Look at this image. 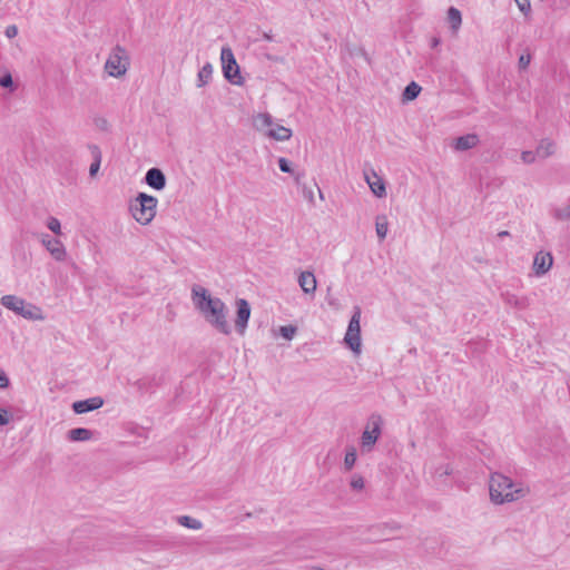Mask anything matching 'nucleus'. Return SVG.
I'll list each match as a JSON object with an SVG mask.
<instances>
[{
  "label": "nucleus",
  "mask_w": 570,
  "mask_h": 570,
  "mask_svg": "<svg viewBox=\"0 0 570 570\" xmlns=\"http://www.w3.org/2000/svg\"><path fill=\"white\" fill-rule=\"evenodd\" d=\"M268 60L278 61L279 59L277 57H273L271 55H266Z\"/></svg>",
  "instance_id": "45"
},
{
  "label": "nucleus",
  "mask_w": 570,
  "mask_h": 570,
  "mask_svg": "<svg viewBox=\"0 0 570 570\" xmlns=\"http://www.w3.org/2000/svg\"><path fill=\"white\" fill-rule=\"evenodd\" d=\"M514 1L521 12H523L524 14L530 12L531 6H530L529 0H514Z\"/></svg>",
  "instance_id": "32"
},
{
  "label": "nucleus",
  "mask_w": 570,
  "mask_h": 570,
  "mask_svg": "<svg viewBox=\"0 0 570 570\" xmlns=\"http://www.w3.org/2000/svg\"><path fill=\"white\" fill-rule=\"evenodd\" d=\"M371 424L372 429L370 430V425H367L361 436L362 450L366 452L372 450L381 435V417L379 415H372Z\"/></svg>",
  "instance_id": "9"
},
{
  "label": "nucleus",
  "mask_w": 570,
  "mask_h": 570,
  "mask_svg": "<svg viewBox=\"0 0 570 570\" xmlns=\"http://www.w3.org/2000/svg\"><path fill=\"white\" fill-rule=\"evenodd\" d=\"M222 69L224 77L233 85L242 86L244 78L240 76L239 66L229 47H223L220 52Z\"/></svg>",
  "instance_id": "7"
},
{
  "label": "nucleus",
  "mask_w": 570,
  "mask_h": 570,
  "mask_svg": "<svg viewBox=\"0 0 570 570\" xmlns=\"http://www.w3.org/2000/svg\"><path fill=\"white\" fill-rule=\"evenodd\" d=\"M553 258L550 253L539 252L533 259V269L538 276L546 274L552 266Z\"/></svg>",
  "instance_id": "13"
},
{
  "label": "nucleus",
  "mask_w": 570,
  "mask_h": 570,
  "mask_svg": "<svg viewBox=\"0 0 570 570\" xmlns=\"http://www.w3.org/2000/svg\"><path fill=\"white\" fill-rule=\"evenodd\" d=\"M1 304L13 311L16 314L22 316L27 320H42V315L40 309L32 305L31 303H27L24 299L16 296V295H4L1 297Z\"/></svg>",
  "instance_id": "6"
},
{
  "label": "nucleus",
  "mask_w": 570,
  "mask_h": 570,
  "mask_svg": "<svg viewBox=\"0 0 570 570\" xmlns=\"http://www.w3.org/2000/svg\"><path fill=\"white\" fill-rule=\"evenodd\" d=\"M191 294L195 307L205 320L219 333L229 335L232 327L227 321L228 309L225 303L218 297L210 296L208 291L199 285L193 287Z\"/></svg>",
  "instance_id": "1"
},
{
  "label": "nucleus",
  "mask_w": 570,
  "mask_h": 570,
  "mask_svg": "<svg viewBox=\"0 0 570 570\" xmlns=\"http://www.w3.org/2000/svg\"><path fill=\"white\" fill-rule=\"evenodd\" d=\"M376 235L380 240H383L389 230L387 217L385 215H379L375 219Z\"/></svg>",
  "instance_id": "19"
},
{
  "label": "nucleus",
  "mask_w": 570,
  "mask_h": 570,
  "mask_svg": "<svg viewBox=\"0 0 570 570\" xmlns=\"http://www.w3.org/2000/svg\"><path fill=\"white\" fill-rule=\"evenodd\" d=\"M521 158H522L523 163L531 164L534 161L535 155L533 154V151H523L521 155Z\"/></svg>",
  "instance_id": "39"
},
{
  "label": "nucleus",
  "mask_w": 570,
  "mask_h": 570,
  "mask_svg": "<svg viewBox=\"0 0 570 570\" xmlns=\"http://www.w3.org/2000/svg\"><path fill=\"white\" fill-rule=\"evenodd\" d=\"M448 20H449V23H450L452 30L454 32L458 31L462 23L461 12L456 8L451 7L448 10Z\"/></svg>",
  "instance_id": "21"
},
{
  "label": "nucleus",
  "mask_w": 570,
  "mask_h": 570,
  "mask_svg": "<svg viewBox=\"0 0 570 570\" xmlns=\"http://www.w3.org/2000/svg\"><path fill=\"white\" fill-rule=\"evenodd\" d=\"M145 178H165V176L159 168L154 167L146 173Z\"/></svg>",
  "instance_id": "33"
},
{
  "label": "nucleus",
  "mask_w": 570,
  "mask_h": 570,
  "mask_svg": "<svg viewBox=\"0 0 570 570\" xmlns=\"http://www.w3.org/2000/svg\"><path fill=\"white\" fill-rule=\"evenodd\" d=\"M157 199L145 193H139L138 196L130 202L129 210L132 217L140 224H149L156 215Z\"/></svg>",
  "instance_id": "3"
},
{
  "label": "nucleus",
  "mask_w": 570,
  "mask_h": 570,
  "mask_svg": "<svg viewBox=\"0 0 570 570\" xmlns=\"http://www.w3.org/2000/svg\"><path fill=\"white\" fill-rule=\"evenodd\" d=\"M489 492L492 503L504 504L523 499L528 495L529 489L500 472H494L490 475Z\"/></svg>",
  "instance_id": "2"
},
{
  "label": "nucleus",
  "mask_w": 570,
  "mask_h": 570,
  "mask_svg": "<svg viewBox=\"0 0 570 570\" xmlns=\"http://www.w3.org/2000/svg\"><path fill=\"white\" fill-rule=\"evenodd\" d=\"M502 298L505 304L518 309H525L530 305V301L527 296H518L510 292L503 293Z\"/></svg>",
  "instance_id": "16"
},
{
  "label": "nucleus",
  "mask_w": 570,
  "mask_h": 570,
  "mask_svg": "<svg viewBox=\"0 0 570 570\" xmlns=\"http://www.w3.org/2000/svg\"><path fill=\"white\" fill-rule=\"evenodd\" d=\"M554 153V144L551 140H541L537 147L535 155L540 158H547Z\"/></svg>",
  "instance_id": "20"
},
{
  "label": "nucleus",
  "mask_w": 570,
  "mask_h": 570,
  "mask_svg": "<svg viewBox=\"0 0 570 570\" xmlns=\"http://www.w3.org/2000/svg\"><path fill=\"white\" fill-rule=\"evenodd\" d=\"M104 405V400L100 396L90 397L82 401H77L72 404V410L77 414L87 413L100 409Z\"/></svg>",
  "instance_id": "12"
},
{
  "label": "nucleus",
  "mask_w": 570,
  "mask_h": 570,
  "mask_svg": "<svg viewBox=\"0 0 570 570\" xmlns=\"http://www.w3.org/2000/svg\"><path fill=\"white\" fill-rule=\"evenodd\" d=\"M278 166H279V169L283 171V173H288L291 174L292 173V169H291V164L287 159L285 158H279L278 159Z\"/></svg>",
  "instance_id": "36"
},
{
  "label": "nucleus",
  "mask_w": 570,
  "mask_h": 570,
  "mask_svg": "<svg viewBox=\"0 0 570 570\" xmlns=\"http://www.w3.org/2000/svg\"><path fill=\"white\" fill-rule=\"evenodd\" d=\"M510 236V233L508 230H501L498 233L499 238L508 237Z\"/></svg>",
  "instance_id": "44"
},
{
  "label": "nucleus",
  "mask_w": 570,
  "mask_h": 570,
  "mask_svg": "<svg viewBox=\"0 0 570 570\" xmlns=\"http://www.w3.org/2000/svg\"><path fill=\"white\" fill-rule=\"evenodd\" d=\"M42 244L56 261L62 262L66 259L67 252L59 239L51 238L49 235H46L42 238Z\"/></svg>",
  "instance_id": "11"
},
{
  "label": "nucleus",
  "mask_w": 570,
  "mask_h": 570,
  "mask_svg": "<svg viewBox=\"0 0 570 570\" xmlns=\"http://www.w3.org/2000/svg\"><path fill=\"white\" fill-rule=\"evenodd\" d=\"M236 320L235 328L239 335H244L250 317V306L245 298L236 299Z\"/></svg>",
  "instance_id": "10"
},
{
  "label": "nucleus",
  "mask_w": 570,
  "mask_h": 570,
  "mask_svg": "<svg viewBox=\"0 0 570 570\" xmlns=\"http://www.w3.org/2000/svg\"><path fill=\"white\" fill-rule=\"evenodd\" d=\"M301 189L304 198L311 204H314L316 194L318 195L320 199H324L322 189L317 185L316 180H307L303 183L301 185Z\"/></svg>",
  "instance_id": "15"
},
{
  "label": "nucleus",
  "mask_w": 570,
  "mask_h": 570,
  "mask_svg": "<svg viewBox=\"0 0 570 570\" xmlns=\"http://www.w3.org/2000/svg\"><path fill=\"white\" fill-rule=\"evenodd\" d=\"M146 183L157 190H161L166 186V180H146Z\"/></svg>",
  "instance_id": "37"
},
{
  "label": "nucleus",
  "mask_w": 570,
  "mask_h": 570,
  "mask_svg": "<svg viewBox=\"0 0 570 570\" xmlns=\"http://www.w3.org/2000/svg\"><path fill=\"white\" fill-rule=\"evenodd\" d=\"M452 470L450 469L449 465H445V466H441L436 470V473H439L441 476L442 475H449L451 474Z\"/></svg>",
  "instance_id": "42"
},
{
  "label": "nucleus",
  "mask_w": 570,
  "mask_h": 570,
  "mask_svg": "<svg viewBox=\"0 0 570 570\" xmlns=\"http://www.w3.org/2000/svg\"><path fill=\"white\" fill-rule=\"evenodd\" d=\"M254 125L257 130L263 131L267 137L277 141H285L292 137V130L282 125L274 124L273 117L267 112L258 114L254 118Z\"/></svg>",
  "instance_id": "4"
},
{
  "label": "nucleus",
  "mask_w": 570,
  "mask_h": 570,
  "mask_svg": "<svg viewBox=\"0 0 570 570\" xmlns=\"http://www.w3.org/2000/svg\"><path fill=\"white\" fill-rule=\"evenodd\" d=\"M441 40L436 37L432 38L431 40V47L436 48L440 45Z\"/></svg>",
  "instance_id": "43"
},
{
  "label": "nucleus",
  "mask_w": 570,
  "mask_h": 570,
  "mask_svg": "<svg viewBox=\"0 0 570 570\" xmlns=\"http://www.w3.org/2000/svg\"><path fill=\"white\" fill-rule=\"evenodd\" d=\"M92 436V432L85 428H76L68 432V439L73 442L88 441Z\"/></svg>",
  "instance_id": "18"
},
{
  "label": "nucleus",
  "mask_w": 570,
  "mask_h": 570,
  "mask_svg": "<svg viewBox=\"0 0 570 570\" xmlns=\"http://www.w3.org/2000/svg\"><path fill=\"white\" fill-rule=\"evenodd\" d=\"M530 61H531L530 53L521 55L519 58V61H518L519 69L525 70L528 68V66L530 65Z\"/></svg>",
  "instance_id": "31"
},
{
  "label": "nucleus",
  "mask_w": 570,
  "mask_h": 570,
  "mask_svg": "<svg viewBox=\"0 0 570 570\" xmlns=\"http://www.w3.org/2000/svg\"><path fill=\"white\" fill-rule=\"evenodd\" d=\"M13 80L10 73H7L0 78V86L3 88H11Z\"/></svg>",
  "instance_id": "35"
},
{
  "label": "nucleus",
  "mask_w": 570,
  "mask_h": 570,
  "mask_svg": "<svg viewBox=\"0 0 570 570\" xmlns=\"http://www.w3.org/2000/svg\"><path fill=\"white\" fill-rule=\"evenodd\" d=\"M264 37H265L267 40H272V37H271V36H268V35H265Z\"/></svg>",
  "instance_id": "47"
},
{
  "label": "nucleus",
  "mask_w": 570,
  "mask_h": 570,
  "mask_svg": "<svg viewBox=\"0 0 570 570\" xmlns=\"http://www.w3.org/2000/svg\"><path fill=\"white\" fill-rule=\"evenodd\" d=\"M91 154L94 157V161L89 167V174H90V176H95V175H97L99 167H100L101 154L97 146L91 147Z\"/></svg>",
  "instance_id": "25"
},
{
  "label": "nucleus",
  "mask_w": 570,
  "mask_h": 570,
  "mask_svg": "<svg viewBox=\"0 0 570 570\" xmlns=\"http://www.w3.org/2000/svg\"><path fill=\"white\" fill-rule=\"evenodd\" d=\"M296 332H297V327L294 325H286V326L279 327V334L288 341H291L294 337Z\"/></svg>",
  "instance_id": "28"
},
{
  "label": "nucleus",
  "mask_w": 570,
  "mask_h": 570,
  "mask_svg": "<svg viewBox=\"0 0 570 570\" xmlns=\"http://www.w3.org/2000/svg\"><path fill=\"white\" fill-rule=\"evenodd\" d=\"M351 488L356 491H361L364 489V479L360 474H354L351 479Z\"/></svg>",
  "instance_id": "29"
},
{
  "label": "nucleus",
  "mask_w": 570,
  "mask_h": 570,
  "mask_svg": "<svg viewBox=\"0 0 570 570\" xmlns=\"http://www.w3.org/2000/svg\"><path fill=\"white\" fill-rule=\"evenodd\" d=\"M372 193L382 198L386 195L385 180H365Z\"/></svg>",
  "instance_id": "23"
},
{
  "label": "nucleus",
  "mask_w": 570,
  "mask_h": 570,
  "mask_svg": "<svg viewBox=\"0 0 570 570\" xmlns=\"http://www.w3.org/2000/svg\"><path fill=\"white\" fill-rule=\"evenodd\" d=\"M556 217L559 219H568L570 218V204L564 207L556 210Z\"/></svg>",
  "instance_id": "34"
},
{
  "label": "nucleus",
  "mask_w": 570,
  "mask_h": 570,
  "mask_svg": "<svg viewBox=\"0 0 570 570\" xmlns=\"http://www.w3.org/2000/svg\"><path fill=\"white\" fill-rule=\"evenodd\" d=\"M364 178H365V179H368V178H370V176H368V174H367L366 171L364 173Z\"/></svg>",
  "instance_id": "46"
},
{
  "label": "nucleus",
  "mask_w": 570,
  "mask_h": 570,
  "mask_svg": "<svg viewBox=\"0 0 570 570\" xmlns=\"http://www.w3.org/2000/svg\"><path fill=\"white\" fill-rule=\"evenodd\" d=\"M178 522H179V524H181L186 528L193 529V530H199L203 525L199 520L194 519L188 515L179 517Z\"/></svg>",
  "instance_id": "26"
},
{
  "label": "nucleus",
  "mask_w": 570,
  "mask_h": 570,
  "mask_svg": "<svg viewBox=\"0 0 570 570\" xmlns=\"http://www.w3.org/2000/svg\"><path fill=\"white\" fill-rule=\"evenodd\" d=\"M420 92H421V87L416 82L412 81L405 87V89L402 94V97L404 100L410 101V100H414L419 96Z\"/></svg>",
  "instance_id": "24"
},
{
  "label": "nucleus",
  "mask_w": 570,
  "mask_h": 570,
  "mask_svg": "<svg viewBox=\"0 0 570 570\" xmlns=\"http://www.w3.org/2000/svg\"><path fill=\"white\" fill-rule=\"evenodd\" d=\"M9 385V377L7 374L0 370V389H6Z\"/></svg>",
  "instance_id": "40"
},
{
  "label": "nucleus",
  "mask_w": 570,
  "mask_h": 570,
  "mask_svg": "<svg viewBox=\"0 0 570 570\" xmlns=\"http://www.w3.org/2000/svg\"><path fill=\"white\" fill-rule=\"evenodd\" d=\"M361 308L358 306L354 307L352 317L348 322L347 331L344 336L345 344L355 353H361Z\"/></svg>",
  "instance_id": "8"
},
{
  "label": "nucleus",
  "mask_w": 570,
  "mask_h": 570,
  "mask_svg": "<svg viewBox=\"0 0 570 570\" xmlns=\"http://www.w3.org/2000/svg\"><path fill=\"white\" fill-rule=\"evenodd\" d=\"M213 75V66L207 62L203 66V68L198 71V87H204L208 83Z\"/></svg>",
  "instance_id": "22"
},
{
  "label": "nucleus",
  "mask_w": 570,
  "mask_h": 570,
  "mask_svg": "<svg viewBox=\"0 0 570 570\" xmlns=\"http://www.w3.org/2000/svg\"><path fill=\"white\" fill-rule=\"evenodd\" d=\"M356 458H357V455H356L355 448L351 446L350 449H347L345 458H344L345 470H347V471L352 470V468L354 466V464L356 462Z\"/></svg>",
  "instance_id": "27"
},
{
  "label": "nucleus",
  "mask_w": 570,
  "mask_h": 570,
  "mask_svg": "<svg viewBox=\"0 0 570 570\" xmlns=\"http://www.w3.org/2000/svg\"><path fill=\"white\" fill-rule=\"evenodd\" d=\"M298 285L305 294H314L317 288V281L309 271L301 272L298 275Z\"/></svg>",
  "instance_id": "14"
},
{
  "label": "nucleus",
  "mask_w": 570,
  "mask_h": 570,
  "mask_svg": "<svg viewBox=\"0 0 570 570\" xmlns=\"http://www.w3.org/2000/svg\"><path fill=\"white\" fill-rule=\"evenodd\" d=\"M6 36L9 38V39H12L14 38L17 35H18V28L16 24H10L6 28V31H4Z\"/></svg>",
  "instance_id": "38"
},
{
  "label": "nucleus",
  "mask_w": 570,
  "mask_h": 570,
  "mask_svg": "<svg viewBox=\"0 0 570 570\" xmlns=\"http://www.w3.org/2000/svg\"><path fill=\"white\" fill-rule=\"evenodd\" d=\"M47 227L56 235L61 233L60 222L56 217H50L47 222Z\"/></svg>",
  "instance_id": "30"
},
{
  "label": "nucleus",
  "mask_w": 570,
  "mask_h": 570,
  "mask_svg": "<svg viewBox=\"0 0 570 570\" xmlns=\"http://www.w3.org/2000/svg\"><path fill=\"white\" fill-rule=\"evenodd\" d=\"M478 142L479 137L475 134H468L455 139L454 148L464 151L475 147Z\"/></svg>",
  "instance_id": "17"
},
{
  "label": "nucleus",
  "mask_w": 570,
  "mask_h": 570,
  "mask_svg": "<svg viewBox=\"0 0 570 570\" xmlns=\"http://www.w3.org/2000/svg\"><path fill=\"white\" fill-rule=\"evenodd\" d=\"M130 58L127 50L121 46H116L109 53L105 63V70L115 78L122 77L129 67Z\"/></svg>",
  "instance_id": "5"
},
{
  "label": "nucleus",
  "mask_w": 570,
  "mask_h": 570,
  "mask_svg": "<svg viewBox=\"0 0 570 570\" xmlns=\"http://www.w3.org/2000/svg\"><path fill=\"white\" fill-rule=\"evenodd\" d=\"M9 422L8 411L0 407V425H6Z\"/></svg>",
  "instance_id": "41"
}]
</instances>
